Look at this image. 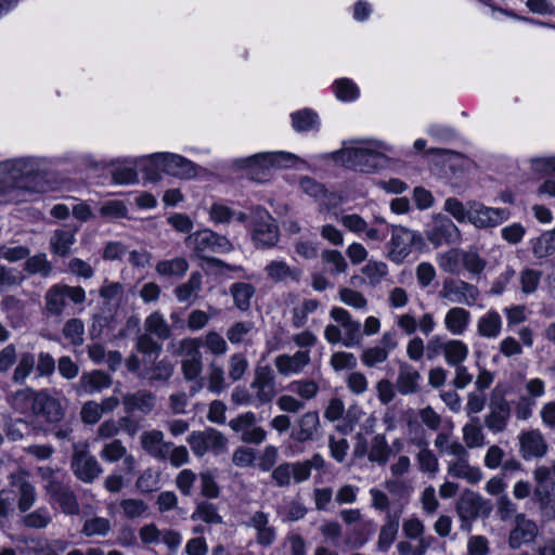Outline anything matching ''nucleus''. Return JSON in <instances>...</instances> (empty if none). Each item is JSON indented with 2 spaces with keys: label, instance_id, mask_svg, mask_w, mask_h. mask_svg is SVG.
Instances as JSON below:
<instances>
[{
  "label": "nucleus",
  "instance_id": "obj_1",
  "mask_svg": "<svg viewBox=\"0 0 555 555\" xmlns=\"http://www.w3.org/2000/svg\"><path fill=\"white\" fill-rule=\"evenodd\" d=\"M2 166L8 194L15 190L37 194L46 193L49 190L47 172L28 169V160L24 158L7 160Z\"/></svg>",
  "mask_w": 555,
  "mask_h": 555
},
{
  "label": "nucleus",
  "instance_id": "obj_2",
  "mask_svg": "<svg viewBox=\"0 0 555 555\" xmlns=\"http://www.w3.org/2000/svg\"><path fill=\"white\" fill-rule=\"evenodd\" d=\"M298 157L289 152H262L235 160V166L247 170V176L255 182H267L271 179V169L292 168Z\"/></svg>",
  "mask_w": 555,
  "mask_h": 555
},
{
  "label": "nucleus",
  "instance_id": "obj_3",
  "mask_svg": "<svg viewBox=\"0 0 555 555\" xmlns=\"http://www.w3.org/2000/svg\"><path fill=\"white\" fill-rule=\"evenodd\" d=\"M334 158L354 171L374 173L386 168L389 158L382 152L365 147H347L334 153Z\"/></svg>",
  "mask_w": 555,
  "mask_h": 555
},
{
  "label": "nucleus",
  "instance_id": "obj_4",
  "mask_svg": "<svg viewBox=\"0 0 555 555\" xmlns=\"http://www.w3.org/2000/svg\"><path fill=\"white\" fill-rule=\"evenodd\" d=\"M185 243L193 248L194 256L206 263L207 259L211 258L207 254H227L233 249V245L227 236L210 229L191 233Z\"/></svg>",
  "mask_w": 555,
  "mask_h": 555
},
{
  "label": "nucleus",
  "instance_id": "obj_5",
  "mask_svg": "<svg viewBox=\"0 0 555 555\" xmlns=\"http://www.w3.org/2000/svg\"><path fill=\"white\" fill-rule=\"evenodd\" d=\"M389 245V258L396 263H401L410 254L423 253L426 248L425 240L420 232L402 225L392 228Z\"/></svg>",
  "mask_w": 555,
  "mask_h": 555
},
{
  "label": "nucleus",
  "instance_id": "obj_6",
  "mask_svg": "<svg viewBox=\"0 0 555 555\" xmlns=\"http://www.w3.org/2000/svg\"><path fill=\"white\" fill-rule=\"evenodd\" d=\"M506 389H502L499 385L492 390L490 399V413L486 416V426L492 433H502L511 417V405L506 400Z\"/></svg>",
  "mask_w": 555,
  "mask_h": 555
},
{
  "label": "nucleus",
  "instance_id": "obj_7",
  "mask_svg": "<svg viewBox=\"0 0 555 555\" xmlns=\"http://www.w3.org/2000/svg\"><path fill=\"white\" fill-rule=\"evenodd\" d=\"M511 212L507 208H493L482 203L470 204V223L478 229L495 228L508 220Z\"/></svg>",
  "mask_w": 555,
  "mask_h": 555
},
{
  "label": "nucleus",
  "instance_id": "obj_8",
  "mask_svg": "<svg viewBox=\"0 0 555 555\" xmlns=\"http://www.w3.org/2000/svg\"><path fill=\"white\" fill-rule=\"evenodd\" d=\"M274 373L269 365L258 366L255 371V378L250 383V387L256 389V399L257 403H255L256 408H259L263 404L270 403L273 401L276 391H275V380Z\"/></svg>",
  "mask_w": 555,
  "mask_h": 555
},
{
  "label": "nucleus",
  "instance_id": "obj_9",
  "mask_svg": "<svg viewBox=\"0 0 555 555\" xmlns=\"http://www.w3.org/2000/svg\"><path fill=\"white\" fill-rule=\"evenodd\" d=\"M548 446L539 429L522 431L519 435V452L525 461L543 457Z\"/></svg>",
  "mask_w": 555,
  "mask_h": 555
},
{
  "label": "nucleus",
  "instance_id": "obj_10",
  "mask_svg": "<svg viewBox=\"0 0 555 555\" xmlns=\"http://www.w3.org/2000/svg\"><path fill=\"white\" fill-rule=\"evenodd\" d=\"M165 173L179 179H193L199 166L191 159L175 153L163 152Z\"/></svg>",
  "mask_w": 555,
  "mask_h": 555
},
{
  "label": "nucleus",
  "instance_id": "obj_11",
  "mask_svg": "<svg viewBox=\"0 0 555 555\" xmlns=\"http://www.w3.org/2000/svg\"><path fill=\"white\" fill-rule=\"evenodd\" d=\"M33 411L48 423H59L64 417V409L59 399L46 391L34 398Z\"/></svg>",
  "mask_w": 555,
  "mask_h": 555
},
{
  "label": "nucleus",
  "instance_id": "obj_12",
  "mask_svg": "<svg viewBox=\"0 0 555 555\" xmlns=\"http://www.w3.org/2000/svg\"><path fill=\"white\" fill-rule=\"evenodd\" d=\"M9 485L11 489H17V507L22 513L31 508L36 501V490L34 485L27 479L24 473H11L9 475Z\"/></svg>",
  "mask_w": 555,
  "mask_h": 555
},
{
  "label": "nucleus",
  "instance_id": "obj_13",
  "mask_svg": "<svg viewBox=\"0 0 555 555\" xmlns=\"http://www.w3.org/2000/svg\"><path fill=\"white\" fill-rule=\"evenodd\" d=\"M460 235V231L454 222L449 218L437 220L434 225L426 231L427 240L435 246L451 244Z\"/></svg>",
  "mask_w": 555,
  "mask_h": 555
},
{
  "label": "nucleus",
  "instance_id": "obj_14",
  "mask_svg": "<svg viewBox=\"0 0 555 555\" xmlns=\"http://www.w3.org/2000/svg\"><path fill=\"white\" fill-rule=\"evenodd\" d=\"M72 469L75 476L82 482H92L102 472V468L92 455L77 453L72 460Z\"/></svg>",
  "mask_w": 555,
  "mask_h": 555
},
{
  "label": "nucleus",
  "instance_id": "obj_15",
  "mask_svg": "<svg viewBox=\"0 0 555 555\" xmlns=\"http://www.w3.org/2000/svg\"><path fill=\"white\" fill-rule=\"evenodd\" d=\"M319 425V413L317 411L306 412L297 421V426L293 427L289 437L298 443L310 441L313 439Z\"/></svg>",
  "mask_w": 555,
  "mask_h": 555
},
{
  "label": "nucleus",
  "instance_id": "obj_16",
  "mask_svg": "<svg viewBox=\"0 0 555 555\" xmlns=\"http://www.w3.org/2000/svg\"><path fill=\"white\" fill-rule=\"evenodd\" d=\"M122 403L127 413L140 411L147 415L155 406V396L150 390H138L137 392L125 395Z\"/></svg>",
  "mask_w": 555,
  "mask_h": 555
},
{
  "label": "nucleus",
  "instance_id": "obj_17",
  "mask_svg": "<svg viewBox=\"0 0 555 555\" xmlns=\"http://www.w3.org/2000/svg\"><path fill=\"white\" fill-rule=\"evenodd\" d=\"M51 500L59 504L66 515H75L79 512L77 496L73 490L62 483L52 485L50 488Z\"/></svg>",
  "mask_w": 555,
  "mask_h": 555
},
{
  "label": "nucleus",
  "instance_id": "obj_18",
  "mask_svg": "<svg viewBox=\"0 0 555 555\" xmlns=\"http://www.w3.org/2000/svg\"><path fill=\"white\" fill-rule=\"evenodd\" d=\"M292 127L296 132L319 131L321 121L312 108H301L291 114Z\"/></svg>",
  "mask_w": 555,
  "mask_h": 555
},
{
  "label": "nucleus",
  "instance_id": "obj_19",
  "mask_svg": "<svg viewBox=\"0 0 555 555\" xmlns=\"http://www.w3.org/2000/svg\"><path fill=\"white\" fill-rule=\"evenodd\" d=\"M538 532L537 525L532 520L517 521L508 535V545L512 550L519 548L524 543L531 542L535 539Z\"/></svg>",
  "mask_w": 555,
  "mask_h": 555
},
{
  "label": "nucleus",
  "instance_id": "obj_20",
  "mask_svg": "<svg viewBox=\"0 0 555 555\" xmlns=\"http://www.w3.org/2000/svg\"><path fill=\"white\" fill-rule=\"evenodd\" d=\"M140 170L143 173V179L149 182H159L162 173H165V165L163 152L153 153L139 163Z\"/></svg>",
  "mask_w": 555,
  "mask_h": 555
},
{
  "label": "nucleus",
  "instance_id": "obj_21",
  "mask_svg": "<svg viewBox=\"0 0 555 555\" xmlns=\"http://www.w3.org/2000/svg\"><path fill=\"white\" fill-rule=\"evenodd\" d=\"M483 500L481 495L472 490H465L456 503V511L462 518H475L479 515Z\"/></svg>",
  "mask_w": 555,
  "mask_h": 555
},
{
  "label": "nucleus",
  "instance_id": "obj_22",
  "mask_svg": "<svg viewBox=\"0 0 555 555\" xmlns=\"http://www.w3.org/2000/svg\"><path fill=\"white\" fill-rule=\"evenodd\" d=\"M75 241L74 231L57 229L50 238V251L55 256L65 258L70 254Z\"/></svg>",
  "mask_w": 555,
  "mask_h": 555
},
{
  "label": "nucleus",
  "instance_id": "obj_23",
  "mask_svg": "<svg viewBox=\"0 0 555 555\" xmlns=\"http://www.w3.org/2000/svg\"><path fill=\"white\" fill-rule=\"evenodd\" d=\"M332 90L336 99L344 103L354 102L360 98V88L347 77L337 78L332 82Z\"/></svg>",
  "mask_w": 555,
  "mask_h": 555
},
{
  "label": "nucleus",
  "instance_id": "obj_24",
  "mask_svg": "<svg viewBox=\"0 0 555 555\" xmlns=\"http://www.w3.org/2000/svg\"><path fill=\"white\" fill-rule=\"evenodd\" d=\"M230 295L233 298L234 306L245 312L250 308V301L256 293V288L250 283L235 282L229 288Z\"/></svg>",
  "mask_w": 555,
  "mask_h": 555
},
{
  "label": "nucleus",
  "instance_id": "obj_25",
  "mask_svg": "<svg viewBox=\"0 0 555 555\" xmlns=\"http://www.w3.org/2000/svg\"><path fill=\"white\" fill-rule=\"evenodd\" d=\"M470 313L464 308H451L444 319L446 327L453 335H461L468 326Z\"/></svg>",
  "mask_w": 555,
  "mask_h": 555
},
{
  "label": "nucleus",
  "instance_id": "obj_26",
  "mask_svg": "<svg viewBox=\"0 0 555 555\" xmlns=\"http://www.w3.org/2000/svg\"><path fill=\"white\" fill-rule=\"evenodd\" d=\"M464 291H474L477 293L476 286L465 281H460L457 284L453 279H446L442 289L440 291V297L449 299L450 301L462 302L465 298Z\"/></svg>",
  "mask_w": 555,
  "mask_h": 555
},
{
  "label": "nucleus",
  "instance_id": "obj_27",
  "mask_svg": "<svg viewBox=\"0 0 555 555\" xmlns=\"http://www.w3.org/2000/svg\"><path fill=\"white\" fill-rule=\"evenodd\" d=\"M478 333L482 337H496L502 328V319L496 310H489L478 320Z\"/></svg>",
  "mask_w": 555,
  "mask_h": 555
},
{
  "label": "nucleus",
  "instance_id": "obj_28",
  "mask_svg": "<svg viewBox=\"0 0 555 555\" xmlns=\"http://www.w3.org/2000/svg\"><path fill=\"white\" fill-rule=\"evenodd\" d=\"M391 453L392 449L389 447L385 435L377 434L372 438V446L369 452V460L371 462L384 466L387 464Z\"/></svg>",
  "mask_w": 555,
  "mask_h": 555
},
{
  "label": "nucleus",
  "instance_id": "obj_29",
  "mask_svg": "<svg viewBox=\"0 0 555 555\" xmlns=\"http://www.w3.org/2000/svg\"><path fill=\"white\" fill-rule=\"evenodd\" d=\"M532 253L538 259H543L555 254V228L543 232L539 237L531 241Z\"/></svg>",
  "mask_w": 555,
  "mask_h": 555
},
{
  "label": "nucleus",
  "instance_id": "obj_30",
  "mask_svg": "<svg viewBox=\"0 0 555 555\" xmlns=\"http://www.w3.org/2000/svg\"><path fill=\"white\" fill-rule=\"evenodd\" d=\"M142 447L144 450H146L150 454L166 459V454L163 452V447L168 448L170 443L164 442V435L160 430H151L145 431L142 435Z\"/></svg>",
  "mask_w": 555,
  "mask_h": 555
},
{
  "label": "nucleus",
  "instance_id": "obj_31",
  "mask_svg": "<svg viewBox=\"0 0 555 555\" xmlns=\"http://www.w3.org/2000/svg\"><path fill=\"white\" fill-rule=\"evenodd\" d=\"M189 269V262L183 257H175L169 260H159L156 264V271L163 276H183Z\"/></svg>",
  "mask_w": 555,
  "mask_h": 555
},
{
  "label": "nucleus",
  "instance_id": "obj_32",
  "mask_svg": "<svg viewBox=\"0 0 555 555\" xmlns=\"http://www.w3.org/2000/svg\"><path fill=\"white\" fill-rule=\"evenodd\" d=\"M266 272L268 276L275 282H282L286 279L298 281L300 276V270L291 269L285 261H271L267 264Z\"/></svg>",
  "mask_w": 555,
  "mask_h": 555
},
{
  "label": "nucleus",
  "instance_id": "obj_33",
  "mask_svg": "<svg viewBox=\"0 0 555 555\" xmlns=\"http://www.w3.org/2000/svg\"><path fill=\"white\" fill-rule=\"evenodd\" d=\"M399 528V516L388 515L387 522L380 528L378 534V548L380 551H387L393 541L396 540Z\"/></svg>",
  "mask_w": 555,
  "mask_h": 555
},
{
  "label": "nucleus",
  "instance_id": "obj_34",
  "mask_svg": "<svg viewBox=\"0 0 555 555\" xmlns=\"http://www.w3.org/2000/svg\"><path fill=\"white\" fill-rule=\"evenodd\" d=\"M191 518L193 520L199 519L210 525H219L222 522V517L219 515L217 506L207 501H202L196 505Z\"/></svg>",
  "mask_w": 555,
  "mask_h": 555
},
{
  "label": "nucleus",
  "instance_id": "obj_35",
  "mask_svg": "<svg viewBox=\"0 0 555 555\" xmlns=\"http://www.w3.org/2000/svg\"><path fill=\"white\" fill-rule=\"evenodd\" d=\"M467 354L468 348L462 340H450L444 346V358L451 366L461 365Z\"/></svg>",
  "mask_w": 555,
  "mask_h": 555
},
{
  "label": "nucleus",
  "instance_id": "obj_36",
  "mask_svg": "<svg viewBox=\"0 0 555 555\" xmlns=\"http://www.w3.org/2000/svg\"><path fill=\"white\" fill-rule=\"evenodd\" d=\"M135 349L153 361L157 360L162 353L163 346L156 341L150 334L144 333L138 336L135 341Z\"/></svg>",
  "mask_w": 555,
  "mask_h": 555
},
{
  "label": "nucleus",
  "instance_id": "obj_37",
  "mask_svg": "<svg viewBox=\"0 0 555 555\" xmlns=\"http://www.w3.org/2000/svg\"><path fill=\"white\" fill-rule=\"evenodd\" d=\"M36 364L35 356L31 352H24L21 354L18 363L13 373V382L18 385H24L26 378L31 374Z\"/></svg>",
  "mask_w": 555,
  "mask_h": 555
},
{
  "label": "nucleus",
  "instance_id": "obj_38",
  "mask_svg": "<svg viewBox=\"0 0 555 555\" xmlns=\"http://www.w3.org/2000/svg\"><path fill=\"white\" fill-rule=\"evenodd\" d=\"M24 270L30 275L39 273L42 276H48L52 272V264L47 259V255L40 253L26 258Z\"/></svg>",
  "mask_w": 555,
  "mask_h": 555
},
{
  "label": "nucleus",
  "instance_id": "obj_39",
  "mask_svg": "<svg viewBox=\"0 0 555 555\" xmlns=\"http://www.w3.org/2000/svg\"><path fill=\"white\" fill-rule=\"evenodd\" d=\"M62 333L73 346H81L83 343L85 324L81 319H69L65 322Z\"/></svg>",
  "mask_w": 555,
  "mask_h": 555
},
{
  "label": "nucleus",
  "instance_id": "obj_40",
  "mask_svg": "<svg viewBox=\"0 0 555 555\" xmlns=\"http://www.w3.org/2000/svg\"><path fill=\"white\" fill-rule=\"evenodd\" d=\"M66 306L61 284L53 285L46 294L47 310L53 315H61Z\"/></svg>",
  "mask_w": 555,
  "mask_h": 555
},
{
  "label": "nucleus",
  "instance_id": "obj_41",
  "mask_svg": "<svg viewBox=\"0 0 555 555\" xmlns=\"http://www.w3.org/2000/svg\"><path fill=\"white\" fill-rule=\"evenodd\" d=\"M145 328L162 340L168 339L171 334L169 325L159 312H153L146 318Z\"/></svg>",
  "mask_w": 555,
  "mask_h": 555
},
{
  "label": "nucleus",
  "instance_id": "obj_42",
  "mask_svg": "<svg viewBox=\"0 0 555 555\" xmlns=\"http://www.w3.org/2000/svg\"><path fill=\"white\" fill-rule=\"evenodd\" d=\"M421 375L417 371L412 370L409 372L400 371L398 379H397V389L403 395H411L418 390V379Z\"/></svg>",
  "mask_w": 555,
  "mask_h": 555
},
{
  "label": "nucleus",
  "instance_id": "obj_43",
  "mask_svg": "<svg viewBox=\"0 0 555 555\" xmlns=\"http://www.w3.org/2000/svg\"><path fill=\"white\" fill-rule=\"evenodd\" d=\"M461 262L464 269L474 275L481 274L487 266V261L473 250H461Z\"/></svg>",
  "mask_w": 555,
  "mask_h": 555
},
{
  "label": "nucleus",
  "instance_id": "obj_44",
  "mask_svg": "<svg viewBox=\"0 0 555 555\" xmlns=\"http://www.w3.org/2000/svg\"><path fill=\"white\" fill-rule=\"evenodd\" d=\"M254 240L256 241L257 246L272 247L279 240L278 230L271 224H260L255 229Z\"/></svg>",
  "mask_w": 555,
  "mask_h": 555
},
{
  "label": "nucleus",
  "instance_id": "obj_45",
  "mask_svg": "<svg viewBox=\"0 0 555 555\" xmlns=\"http://www.w3.org/2000/svg\"><path fill=\"white\" fill-rule=\"evenodd\" d=\"M300 190L315 199L323 198L327 194L325 185L312 177L304 176L299 180Z\"/></svg>",
  "mask_w": 555,
  "mask_h": 555
},
{
  "label": "nucleus",
  "instance_id": "obj_46",
  "mask_svg": "<svg viewBox=\"0 0 555 555\" xmlns=\"http://www.w3.org/2000/svg\"><path fill=\"white\" fill-rule=\"evenodd\" d=\"M100 215L103 218L124 219L128 216V208L120 199L106 201L100 207Z\"/></svg>",
  "mask_w": 555,
  "mask_h": 555
},
{
  "label": "nucleus",
  "instance_id": "obj_47",
  "mask_svg": "<svg viewBox=\"0 0 555 555\" xmlns=\"http://www.w3.org/2000/svg\"><path fill=\"white\" fill-rule=\"evenodd\" d=\"M112 183L116 185H130L139 182L138 171L134 167H116L111 172Z\"/></svg>",
  "mask_w": 555,
  "mask_h": 555
},
{
  "label": "nucleus",
  "instance_id": "obj_48",
  "mask_svg": "<svg viewBox=\"0 0 555 555\" xmlns=\"http://www.w3.org/2000/svg\"><path fill=\"white\" fill-rule=\"evenodd\" d=\"M541 276V271L530 268H525L521 270L519 281L522 293L527 295L534 293L540 285Z\"/></svg>",
  "mask_w": 555,
  "mask_h": 555
},
{
  "label": "nucleus",
  "instance_id": "obj_49",
  "mask_svg": "<svg viewBox=\"0 0 555 555\" xmlns=\"http://www.w3.org/2000/svg\"><path fill=\"white\" fill-rule=\"evenodd\" d=\"M362 273L369 279L371 285H377L388 274V266L383 261H369Z\"/></svg>",
  "mask_w": 555,
  "mask_h": 555
},
{
  "label": "nucleus",
  "instance_id": "obj_50",
  "mask_svg": "<svg viewBox=\"0 0 555 555\" xmlns=\"http://www.w3.org/2000/svg\"><path fill=\"white\" fill-rule=\"evenodd\" d=\"M111 529V524L107 518L93 517L85 521L82 533L87 537L92 535H106Z\"/></svg>",
  "mask_w": 555,
  "mask_h": 555
},
{
  "label": "nucleus",
  "instance_id": "obj_51",
  "mask_svg": "<svg viewBox=\"0 0 555 555\" xmlns=\"http://www.w3.org/2000/svg\"><path fill=\"white\" fill-rule=\"evenodd\" d=\"M119 505L125 516L129 519L142 516L149 508L147 504L140 499H124Z\"/></svg>",
  "mask_w": 555,
  "mask_h": 555
},
{
  "label": "nucleus",
  "instance_id": "obj_52",
  "mask_svg": "<svg viewBox=\"0 0 555 555\" xmlns=\"http://www.w3.org/2000/svg\"><path fill=\"white\" fill-rule=\"evenodd\" d=\"M339 298L345 305L354 309H363L367 305V300L362 293L348 287L339 289Z\"/></svg>",
  "mask_w": 555,
  "mask_h": 555
},
{
  "label": "nucleus",
  "instance_id": "obj_53",
  "mask_svg": "<svg viewBox=\"0 0 555 555\" xmlns=\"http://www.w3.org/2000/svg\"><path fill=\"white\" fill-rule=\"evenodd\" d=\"M444 209L459 222H470V208L466 209L456 197H449L444 203Z\"/></svg>",
  "mask_w": 555,
  "mask_h": 555
},
{
  "label": "nucleus",
  "instance_id": "obj_54",
  "mask_svg": "<svg viewBox=\"0 0 555 555\" xmlns=\"http://www.w3.org/2000/svg\"><path fill=\"white\" fill-rule=\"evenodd\" d=\"M127 453L126 447L119 439L106 443L101 451V457L109 463H115L122 459Z\"/></svg>",
  "mask_w": 555,
  "mask_h": 555
},
{
  "label": "nucleus",
  "instance_id": "obj_55",
  "mask_svg": "<svg viewBox=\"0 0 555 555\" xmlns=\"http://www.w3.org/2000/svg\"><path fill=\"white\" fill-rule=\"evenodd\" d=\"M530 166L539 175L555 177V155L533 157L530 159Z\"/></svg>",
  "mask_w": 555,
  "mask_h": 555
},
{
  "label": "nucleus",
  "instance_id": "obj_56",
  "mask_svg": "<svg viewBox=\"0 0 555 555\" xmlns=\"http://www.w3.org/2000/svg\"><path fill=\"white\" fill-rule=\"evenodd\" d=\"M201 494L206 499H217L220 487L210 472L201 473Z\"/></svg>",
  "mask_w": 555,
  "mask_h": 555
},
{
  "label": "nucleus",
  "instance_id": "obj_57",
  "mask_svg": "<svg viewBox=\"0 0 555 555\" xmlns=\"http://www.w3.org/2000/svg\"><path fill=\"white\" fill-rule=\"evenodd\" d=\"M112 385V377L102 370H94L87 376V386L92 391H101Z\"/></svg>",
  "mask_w": 555,
  "mask_h": 555
},
{
  "label": "nucleus",
  "instance_id": "obj_58",
  "mask_svg": "<svg viewBox=\"0 0 555 555\" xmlns=\"http://www.w3.org/2000/svg\"><path fill=\"white\" fill-rule=\"evenodd\" d=\"M182 374L189 382L195 380L203 369L201 354L193 356L191 359H185L181 363Z\"/></svg>",
  "mask_w": 555,
  "mask_h": 555
},
{
  "label": "nucleus",
  "instance_id": "obj_59",
  "mask_svg": "<svg viewBox=\"0 0 555 555\" xmlns=\"http://www.w3.org/2000/svg\"><path fill=\"white\" fill-rule=\"evenodd\" d=\"M188 443L191 447L192 452L196 456H203L208 452L207 434L205 431H192L188 439Z\"/></svg>",
  "mask_w": 555,
  "mask_h": 555
},
{
  "label": "nucleus",
  "instance_id": "obj_60",
  "mask_svg": "<svg viewBox=\"0 0 555 555\" xmlns=\"http://www.w3.org/2000/svg\"><path fill=\"white\" fill-rule=\"evenodd\" d=\"M17 493L13 489L0 490V519H5L14 512Z\"/></svg>",
  "mask_w": 555,
  "mask_h": 555
},
{
  "label": "nucleus",
  "instance_id": "obj_61",
  "mask_svg": "<svg viewBox=\"0 0 555 555\" xmlns=\"http://www.w3.org/2000/svg\"><path fill=\"white\" fill-rule=\"evenodd\" d=\"M50 520L48 512L42 509H36L23 517L24 526L34 529L46 528Z\"/></svg>",
  "mask_w": 555,
  "mask_h": 555
},
{
  "label": "nucleus",
  "instance_id": "obj_62",
  "mask_svg": "<svg viewBox=\"0 0 555 555\" xmlns=\"http://www.w3.org/2000/svg\"><path fill=\"white\" fill-rule=\"evenodd\" d=\"M324 262L333 266V271L337 274L344 273L347 269V261L343 254L336 249H326L322 253Z\"/></svg>",
  "mask_w": 555,
  "mask_h": 555
},
{
  "label": "nucleus",
  "instance_id": "obj_63",
  "mask_svg": "<svg viewBox=\"0 0 555 555\" xmlns=\"http://www.w3.org/2000/svg\"><path fill=\"white\" fill-rule=\"evenodd\" d=\"M388 352L386 349L380 347L367 348L362 352L361 361L367 367H373L378 363L386 361Z\"/></svg>",
  "mask_w": 555,
  "mask_h": 555
},
{
  "label": "nucleus",
  "instance_id": "obj_64",
  "mask_svg": "<svg viewBox=\"0 0 555 555\" xmlns=\"http://www.w3.org/2000/svg\"><path fill=\"white\" fill-rule=\"evenodd\" d=\"M36 372L39 377H49L55 372V360L49 352L41 351L38 354Z\"/></svg>",
  "mask_w": 555,
  "mask_h": 555
}]
</instances>
